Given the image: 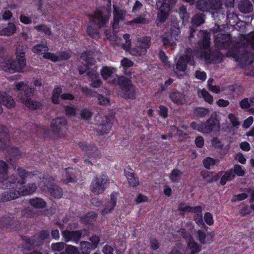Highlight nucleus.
Returning a JSON list of instances; mask_svg holds the SVG:
<instances>
[{
    "label": "nucleus",
    "instance_id": "nucleus-1",
    "mask_svg": "<svg viewBox=\"0 0 254 254\" xmlns=\"http://www.w3.org/2000/svg\"><path fill=\"white\" fill-rule=\"evenodd\" d=\"M18 176L12 175L3 181V188L12 190L13 192H9L4 200L14 199L18 197L19 195H28L33 194L37 189L35 183H29L23 186L25 179L31 178V173L26 172L24 169L18 168L17 170Z\"/></svg>",
    "mask_w": 254,
    "mask_h": 254
},
{
    "label": "nucleus",
    "instance_id": "nucleus-2",
    "mask_svg": "<svg viewBox=\"0 0 254 254\" xmlns=\"http://www.w3.org/2000/svg\"><path fill=\"white\" fill-rule=\"evenodd\" d=\"M25 49L23 46H19L15 53L16 62H13L10 57H7L0 61L1 67L5 71L9 72H22L26 66L25 58Z\"/></svg>",
    "mask_w": 254,
    "mask_h": 254
},
{
    "label": "nucleus",
    "instance_id": "nucleus-3",
    "mask_svg": "<svg viewBox=\"0 0 254 254\" xmlns=\"http://www.w3.org/2000/svg\"><path fill=\"white\" fill-rule=\"evenodd\" d=\"M125 43L122 45V47L126 52L129 53L132 56L140 57L144 55L146 53V50L150 46V39L149 37H143L139 39L134 47H131V42L129 40V35L125 34L123 36Z\"/></svg>",
    "mask_w": 254,
    "mask_h": 254
},
{
    "label": "nucleus",
    "instance_id": "nucleus-4",
    "mask_svg": "<svg viewBox=\"0 0 254 254\" xmlns=\"http://www.w3.org/2000/svg\"><path fill=\"white\" fill-rule=\"evenodd\" d=\"M180 233L185 238L187 247L185 251L182 245L178 244L172 250V254H195L201 251V246L195 242L192 236L187 233L185 229H181Z\"/></svg>",
    "mask_w": 254,
    "mask_h": 254
},
{
    "label": "nucleus",
    "instance_id": "nucleus-5",
    "mask_svg": "<svg viewBox=\"0 0 254 254\" xmlns=\"http://www.w3.org/2000/svg\"><path fill=\"white\" fill-rule=\"evenodd\" d=\"M199 37L202 40H199V45L200 47L201 51H194L193 56H196L203 59L206 63H210L215 62L212 59L213 56L211 55L209 48V38L208 33L205 31H200Z\"/></svg>",
    "mask_w": 254,
    "mask_h": 254
},
{
    "label": "nucleus",
    "instance_id": "nucleus-6",
    "mask_svg": "<svg viewBox=\"0 0 254 254\" xmlns=\"http://www.w3.org/2000/svg\"><path fill=\"white\" fill-rule=\"evenodd\" d=\"M222 6L220 0H199L196 3L197 8L202 11H209L213 15L220 12Z\"/></svg>",
    "mask_w": 254,
    "mask_h": 254
},
{
    "label": "nucleus",
    "instance_id": "nucleus-7",
    "mask_svg": "<svg viewBox=\"0 0 254 254\" xmlns=\"http://www.w3.org/2000/svg\"><path fill=\"white\" fill-rule=\"evenodd\" d=\"M191 127L202 133H208L211 131H218L219 129V121L216 119H210L206 123L197 124L193 122Z\"/></svg>",
    "mask_w": 254,
    "mask_h": 254
},
{
    "label": "nucleus",
    "instance_id": "nucleus-8",
    "mask_svg": "<svg viewBox=\"0 0 254 254\" xmlns=\"http://www.w3.org/2000/svg\"><path fill=\"white\" fill-rule=\"evenodd\" d=\"M180 29L177 26H174L172 28L169 34H166L162 38V42L165 46H170L174 48L176 45L177 42L179 41L180 38L179 35Z\"/></svg>",
    "mask_w": 254,
    "mask_h": 254
},
{
    "label": "nucleus",
    "instance_id": "nucleus-9",
    "mask_svg": "<svg viewBox=\"0 0 254 254\" xmlns=\"http://www.w3.org/2000/svg\"><path fill=\"white\" fill-rule=\"evenodd\" d=\"M116 69L113 67L105 66L101 71V75L103 79L107 81V82L116 84L119 83L121 79L115 74Z\"/></svg>",
    "mask_w": 254,
    "mask_h": 254
},
{
    "label": "nucleus",
    "instance_id": "nucleus-10",
    "mask_svg": "<svg viewBox=\"0 0 254 254\" xmlns=\"http://www.w3.org/2000/svg\"><path fill=\"white\" fill-rule=\"evenodd\" d=\"M192 51L191 50H187L186 52V57L185 59L184 57H182L179 58L176 63V68L174 69V72L178 75H182V72H184L186 69L187 64L190 63V64H193V61H191L190 54H191Z\"/></svg>",
    "mask_w": 254,
    "mask_h": 254
},
{
    "label": "nucleus",
    "instance_id": "nucleus-11",
    "mask_svg": "<svg viewBox=\"0 0 254 254\" xmlns=\"http://www.w3.org/2000/svg\"><path fill=\"white\" fill-rule=\"evenodd\" d=\"M156 4L158 9V18L160 22H163L169 15L170 5L166 0H157Z\"/></svg>",
    "mask_w": 254,
    "mask_h": 254
},
{
    "label": "nucleus",
    "instance_id": "nucleus-12",
    "mask_svg": "<svg viewBox=\"0 0 254 254\" xmlns=\"http://www.w3.org/2000/svg\"><path fill=\"white\" fill-rule=\"evenodd\" d=\"M53 132L57 134H63L67 129L66 120L64 118H58L51 123Z\"/></svg>",
    "mask_w": 254,
    "mask_h": 254
},
{
    "label": "nucleus",
    "instance_id": "nucleus-13",
    "mask_svg": "<svg viewBox=\"0 0 254 254\" xmlns=\"http://www.w3.org/2000/svg\"><path fill=\"white\" fill-rule=\"evenodd\" d=\"M107 183V179L106 177L96 178L93 180L91 185L92 191L96 194L102 193Z\"/></svg>",
    "mask_w": 254,
    "mask_h": 254
},
{
    "label": "nucleus",
    "instance_id": "nucleus-14",
    "mask_svg": "<svg viewBox=\"0 0 254 254\" xmlns=\"http://www.w3.org/2000/svg\"><path fill=\"white\" fill-rule=\"evenodd\" d=\"M214 234L212 232H205L202 230L197 232V239L202 245L210 244L213 241Z\"/></svg>",
    "mask_w": 254,
    "mask_h": 254
},
{
    "label": "nucleus",
    "instance_id": "nucleus-15",
    "mask_svg": "<svg viewBox=\"0 0 254 254\" xmlns=\"http://www.w3.org/2000/svg\"><path fill=\"white\" fill-rule=\"evenodd\" d=\"M184 211L194 213L195 214L194 217L195 222L200 226H203L204 225L202 218V208L200 206H186L184 209Z\"/></svg>",
    "mask_w": 254,
    "mask_h": 254
},
{
    "label": "nucleus",
    "instance_id": "nucleus-16",
    "mask_svg": "<svg viewBox=\"0 0 254 254\" xmlns=\"http://www.w3.org/2000/svg\"><path fill=\"white\" fill-rule=\"evenodd\" d=\"M114 22L113 28L116 32L119 22L124 20L126 12L123 11L119 7L114 5Z\"/></svg>",
    "mask_w": 254,
    "mask_h": 254
},
{
    "label": "nucleus",
    "instance_id": "nucleus-17",
    "mask_svg": "<svg viewBox=\"0 0 254 254\" xmlns=\"http://www.w3.org/2000/svg\"><path fill=\"white\" fill-rule=\"evenodd\" d=\"M90 149L87 150V158L85 160L86 162L93 164L101 157V155L98 150L95 148L90 147Z\"/></svg>",
    "mask_w": 254,
    "mask_h": 254
},
{
    "label": "nucleus",
    "instance_id": "nucleus-18",
    "mask_svg": "<svg viewBox=\"0 0 254 254\" xmlns=\"http://www.w3.org/2000/svg\"><path fill=\"white\" fill-rule=\"evenodd\" d=\"M229 56H232L235 58L236 61L245 64L252 63L254 60L253 54L248 53H243L240 57L238 56L237 54L232 55L230 54Z\"/></svg>",
    "mask_w": 254,
    "mask_h": 254
},
{
    "label": "nucleus",
    "instance_id": "nucleus-19",
    "mask_svg": "<svg viewBox=\"0 0 254 254\" xmlns=\"http://www.w3.org/2000/svg\"><path fill=\"white\" fill-rule=\"evenodd\" d=\"M42 183L39 184V188L43 191L46 190L48 189L51 194L55 197L60 198L63 195V191L61 188H59L57 186H52L53 188H51V185H49L47 186H43Z\"/></svg>",
    "mask_w": 254,
    "mask_h": 254
},
{
    "label": "nucleus",
    "instance_id": "nucleus-20",
    "mask_svg": "<svg viewBox=\"0 0 254 254\" xmlns=\"http://www.w3.org/2000/svg\"><path fill=\"white\" fill-rule=\"evenodd\" d=\"M109 17L104 16L102 12L98 10L90 17L91 22L99 24L100 26L105 24L109 20Z\"/></svg>",
    "mask_w": 254,
    "mask_h": 254
},
{
    "label": "nucleus",
    "instance_id": "nucleus-21",
    "mask_svg": "<svg viewBox=\"0 0 254 254\" xmlns=\"http://www.w3.org/2000/svg\"><path fill=\"white\" fill-rule=\"evenodd\" d=\"M125 174L130 186L135 187L139 184V181L134 175V171L130 168L125 170Z\"/></svg>",
    "mask_w": 254,
    "mask_h": 254
},
{
    "label": "nucleus",
    "instance_id": "nucleus-22",
    "mask_svg": "<svg viewBox=\"0 0 254 254\" xmlns=\"http://www.w3.org/2000/svg\"><path fill=\"white\" fill-rule=\"evenodd\" d=\"M19 100L26 107L31 109H37L41 107V104L38 101L31 100L28 97H23L22 95L19 96Z\"/></svg>",
    "mask_w": 254,
    "mask_h": 254
},
{
    "label": "nucleus",
    "instance_id": "nucleus-23",
    "mask_svg": "<svg viewBox=\"0 0 254 254\" xmlns=\"http://www.w3.org/2000/svg\"><path fill=\"white\" fill-rule=\"evenodd\" d=\"M117 197L118 194L116 192H113L111 194V200L107 203L105 209L102 211L103 215H106L111 212L114 208L116 205Z\"/></svg>",
    "mask_w": 254,
    "mask_h": 254
},
{
    "label": "nucleus",
    "instance_id": "nucleus-24",
    "mask_svg": "<svg viewBox=\"0 0 254 254\" xmlns=\"http://www.w3.org/2000/svg\"><path fill=\"white\" fill-rule=\"evenodd\" d=\"M74 172V170L72 168H68L64 170L63 173V181L69 183L75 181Z\"/></svg>",
    "mask_w": 254,
    "mask_h": 254
},
{
    "label": "nucleus",
    "instance_id": "nucleus-25",
    "mask_svg": "<svg viewBox=\"0 0 254 254\" xmlns=\"http://www.w3.org/2000/svg\"><path fill=\"white\" fill-rule=\"evenodd\" d=\"M230 41V36L229 34L222 35L220 37L218 36L215 39L216 44L220 47H225V45H228Z\"/></svg>",
    "mask_w": 254,
    "mask_h": 254
},
{
    "label": "nucleus",
    "instance_id": "nucleus-26",
    "mask_svg": "<svg viewBox=\"0 0 254 254\" xmlns=\"http://www.w3.org/2000/svg\"><path fill=\"white\" fill-rule=\"evenodd\" d=\"M239 8L242 12L245 13H250L253 9L252 4L248 0L241 1L239 4Z\"/></svg>",
    "mask_w": 254,
    "mask_h": 254
},
{
    "label": "nucleus",
    "instance_id": "nucleus-27",
    "mask_svg": "<svg viewBox=\"0 0 254 254\" xmlns=\"http://www.w3.org/2000/svg\"><path fill=\"white\" fill-rule=\"evenodd\" d=\"M88 74L92 80V86L95 88L99 87L101 84V80L100 79L96 71L93 69Z\"/></svg>",
    "mask_w": 254,
    "mask_h": 254
},
{
    "label": "nucleus",
    "instance_id": "nucleus-28",
    "mask_svg": "<svg viewBox=\"0 0 254 254\" xmlns=\"http://www.w3.org/2000/svg\"><path fill=\"white\" fill-rule=\"evenodd\" d=\"M29 202L32 206L36 208H44L46 205L44 200L39 197L30 199Z\"/></svg>",
    "mask_w": 254,
    "mask_h": 254
},
{
    "label": "nucleus",
    "instance_id": "nucleus-29",
    "mask_svg": "<svg viewBox=\"0 0 254 254\" xmlns=\"http://www.w3.org/2000/svg\"><path fill=\"white\" fill-rule=\"evenodd\" d=\"M221 174H217L214 172H207L204 173L203 177L206 181L208 182H212L216 181L220 177Z\"/></svg>",
    "mask_w": 254,
    "mask_h": 254
},
{
    "label": "nucleus",
    "instance_id": "nucleus-30",
    "mask_svg": "<svg viewBox=\"0 0 254 254\" xmlns=\"http://www.w3.org/2000/svg\"><path fill=\"white\" fill-rule=\"evenodd\" d=\"M16 27L15 25L12 23H9L7 27L0 31V34L1 35L9 36L12 35L16 32Z\"/></svg>",
    "mask_w": 254,
    "mask_h": 254
},
{
    "label": "nucleus",
    "instance_id": "nucleus-31",
    "mask_svg": "<svg viewBox=\"0 0 254 254\" xmlns=\"http://www.w3.org/2000/svg\"><path fill=\"white\" fill-rule=\"evenodd\" d=\"M81 60L85 63V67L84 68L82 69L81 67L79 68L80 73L82 74L87 70L89 64L92 63V59L91 58L88 57L87 53H83L81 56Z\"/></svg>",
    "mask_w": 254,
    "mask_h": 254
},
{
    "label": "nucleus",
    "instance_id": "nucleus-32",
    "mask_svg": "<svg viewBox=\"0 0 254 254\" xmlns=\"http://www.w3.org/2000/svg\"><path fill=\"white\" fill-rule=\"evenodd\" d=\"M170 98L172 101L176 104H182L184 102V95L179 92H174L170 95Z\"/></svg>",
    "mask_w": 254,
    "mask_h": 254
},
{
    "label": "nucleus",
    "instance_id": "nucleus-33",
    "mask_svg": "<svg viewBox=\"0 0 254 254\" xmlns=\"http://www.w3.org/2000/svg\"><path fill=\"white\" fill-rule=\"evenodd\" d=\"M64 236L67 238V240L76 241L81 236V233L79 231L64 232Z\"/></svg>",
    "mask_w": 254,
    "mask_h": 254
},
{
    "label": "nucleus",
    "instance_id": "nucleus-34",
    "mask_svg": "<svg viewBox=\"0 0 254 254\" xmlns=\"http://www.w3.org/2000/svg\"><path fill=\"white\" fill-rule=\"evenodd\" d=\"M235 174L232 170H229L226 172L221 179V184L222 185H224L227 181H230L233 180L235 178Z\"/></svg>",
    "mask_w": 254,
    "mask_h": 254
},
{
    "label": "nucleus",
    "instance_id": "nucleus-35",
    "mask_svg": "<svg viewBox=\"0 0 254 254\" xmlns=\"http://www.w3.org/2000/svg\"><path fill=\"white\" fill-rule=\"evenodd\" d=\"M198 95L199 97H202L205 101L210 104L213 101V97L204 89L198 91Z\"/></svg>",
    "mask_w": 254,
    "mask_h": 254
},
{
    "label": "nucleus",
    "instance_id": "nucleus-36",
    "mask_svg": "<svg viewBox=\"0 0 254 254\" xmlns=\"http://www.w3.org/2000/svg\"><path fill=\"white\" fill-rule=\"evenodd\" d=\"M48 48L47 44H39L35 46L33 48V52L35 53L41 55H44L46 52L48 51Z\"/></svg>",
    "mask_w": 254,
    "mask_h": 254
},
{
    "label": "nucleus",
    "instance_id": "nucleus-37",
    "mask_svg": "<svg viewBox=\"0 0 254 254\" xmlns=\"http://www.w3.org/2000/svg\"><path fill=\"white\" fill-rule=\"evenodd\" d=\"M16 88L18 91L24 92L25 95L28 94V92H32V89L29 86L23 82H20L15 84Z\"/></svg>",
    "mask_w": 254,
    "mask_h": 254
},
{
    "label": "nucleus",
    "instance_id": "nucleus-38",
    "mask_svg": "<svg viewBox=\"0 0 254 254\" xmlns=\"http://www.w3.org/2000/svg\"><path fill=\"white\" fill-rule=\"evenodd\" d=\"M8 141L6 129H0V147H4Z\"/></svg>",
    "mask_w": 254,
    "mask_h": 254
},
{
    "label": "nucleus",
    "instance_id": "nucleus-39",
    "mask_svg": "<svg viewBox=\"0 0 254 254\" xmlns=\"http://www.w3.org/2000/svg\"><path fill=\"white\" fill-rule=\"evenodd\" d=\"M182 175V172L178 169H174L170 175V180L174 182H178Z\"/></svg>",
    "mask_w": 254,
    "mask_h": 254
},
{
    "label": "nucleus",
    "instance_id": "nucleus-40",
    "mask_svg": "<svg viewBox=\"0 0 254 254\" xmlns=\"http://www.w3.org/2000/svg\"><path fill=\"white\" fill-rule=\"evenodd\" d=\"M126 92L127 94V97L133 98L135 93L134 87L131 84L130 82L127 81L126 83Z\"/></svg>",
    "mask_w": 254,
    "mask_h": 254
},
{
    "label": "nucleus",
    "instance_id": "nucleus-41",
    "mask_svg": "<svg viewBox=\"0 0 254 254\" xmlns=\"http://www.w3.org/2000/svg\"><path fill=\"white\" fill-rule=\"evenodd\" d=\"M62 93V88L57 86L55 88L53 91L52 100L54 103H58L59 100V95Z\"/></svg>",
    "mask_w": 254,
    "mask_h": 254
},
{
    "label": "nucleus",
    "instance_id": "nucleus-42",
    "mask_svg": "<svg viewBox=\"0 0 254 254\" xmlns=\"http://www.w3.org/2000/svg\"><path fill=\"white\" fill-rule=\"evenodd\" d=\"M242 38V41L243 43H247L254 49V32L250 33L247 37L244 36Z\"/></svg>",
    "mask_w": 254,
    "mask_h": 254
},
{
    "label": "nucleus",
    "instance_id": "nucleus-43",
    "mask_svg": "<svg viewBox=\"0 0 254 254\" xmlns=\"http://www.w3.org/2000/svg\"><path fill=\"white\" fill-rule=\"evenodd\" d=\"M7 172V165L2 161H0V180L5 177Z\"/></svg>",
    "mask_w": 254,
    "mask_h": 254
},
{
    "label": "nucleus",
    "instance_id": "nucleus-44",
    "mask_svg": "<svg viewBox=\"0 0 254 254\" xmlns=\"http://www.w3.org/2000/svg\"><path fill=\"white\" fill-rule=\"evenodd\" d=\"M204 21L203 15L202 14L195 15L192 19V23L194 25L198 26L202 24Z\"/></svg>",
    "mask_w": 254,
    "mask_h": 254
},
{
    "label": "nucleus",
    "instance_id": "nucleus-45",
    "mask_svg": "<svg viewBox=\"0 0 254 254\" xmlns=\"http://www.w3.org/2000/svg\"><path fill=\"white\" fill-rule=\"evenodd\" d=\"M182 128L183 130L178 129L175 127H172L171 128L170 137L173 136L174 134H177L180 136L182 135L183 133L186 134V132H185L184 131L186 130L187 127L186 126L183 125L182 126Z\"/></svg>",
    "mask_w": 254,
    "mask_h": 254
},
{
    "label": "nucleus",
    "instance_id": "nucleus-46",
    "mask_svg": "<svg viewBox=\"0 0 254 254\" xmlns=\"http://www.w3.org/2000/svg\"><path fill=\"white\" fill-rule=\"evenodd\" d=\"M35 29L39 32L44 33L45 35H50L51 33L50 29L43 24L35 26Z\"/></svg>",
    "mask_w": 254,
    "mask_h": 254
},
{
    "label": "nucleus",
    "instance_id": "nucleus-47",
    "mask_svg": "<svg viewBox=\"0 0 254 254\" xmlns=\"http://www.w3.org/2000/svg\"><path fill=\"white\" fill-rule=\"evenodd\" d=\"M203 162L204 166L207 169H209L211 166L214 165L217 161L211 157H207L203 160Z\"/></svg>",
    "mask_w": 254,
    "mask_h": 254
},
{
    "label": "nucleus",
    "instance_id": "nucleus-48",
    "mask_svg": "<svg viewBox=\"0 0 254 254\" xmlns=\"http://www.w3.org/2000/svg\"><path fill=\"white\" fill-rule=\"evenodd\" d=\"M235 174L239 176H243L245 173V169L239 165H235L233 168Z\"/></svg>",
    "mask_w": 254,
    "mask_h": 254
},
{
    "label": "nucleus",
    "instance_id": "nucleus-49",
    "mask_svg": "<svg viewBox=\"0 0 254 254\" xmlns=\"http://www.w3.org/2000/svg\"><path fill=\"white\" fill-rule=\"evenodd\" d=\"M98 103L102 105H107L110 103V99L108 97L99 95L97 97Z\"/></svg>",
    "mask_w": 254,
    "mask_h": 254
},
{
    "label": "nucleus",
    "instance_id": "nucleus-50",
    "mask_svg": "<svg viewBox=\"0 0 254 254\" xmlns=\"http://www.w3.org/2000/svg\"><path fill=\"white\" fill-rule=\"evenodd\" d=\"M208 113V110L204 108H198L194 110V114L197 116H204Z\"/></svg>",
    "mask_w": 254,
    "mask_h": 254
},
{
    "label": "nucleus",
    "instance_id": "nucleus-51",
    "mask_svg": "<svg viewBox=\"0 0 254 254\" xmlns=\"http://www.w3.org/2000/svg\"><path fill=\"white\" fill-rule=\"evenodd\" d=\"M204 219L205 223L209 226L212 225L214 223L213 216L210 213L207 212L204 214Z\"/></svg>",
    "mask_w": 254,
    "mask_h": 254
},
{
    "label": "nucleus",
    "instance_id": "nucleus-52",
    "mask_svg": "<svg viewBox=\"0 0 254 254\" xmlns=\"http://www.w3.org/2000/svg\"><path fill=\"white\" fill-rule=\"evenodd\" d=\"M146 22V19L143 16H140L135 19L127 22V25H133L134 24H143Z\"/></svg>",
    "mask_w": 254,
    "mask_h": 254
},
{
    "label": "nucleus",
    "instance_id": "nucleus-53",
    "mask_svg": "<svg viewBox=\"0 0 254 254\" xmlns=\"http://www.w3.org/2000/svg\"><path fill=\"white\" fill-rule=\"evenodd\" d=\"M106 36H108V34H106ZM108 37L110 39L112 44L114 45H119L120 44L121 41L120 37H119L116 35H114L113 36H109Z\"/></svg>",
    "mask_w": 254,
    "mask_h": 254
},
{
    "label": "nucleus",
    "instance_id": "nucleus-54",
    "mask_svg": "<svg viewBox=\"0 0 254 254\" xmlns=\"http://www.w3.org/2000/svg\"><path fill=\"white\" fill-rule=\"evenodd\" d=\"M80 116L82 119L88 120L91 117L92 113L88 109H83L81 112Z\"/></svg>",
    "mask_w": 254,
    "mask_h": 254
},
{
    "label": "nucleus",
    "instance_id": "nucleus-55",
    "mask_svg": "<svg viewBox=\"0 0 254 254\" xmlns=\"http://www.w3.org/2000/svg\"><path fill=\"white\" fill-rule=\"evenodd\" d=\"M76 109L73 106H67L65 108V114L70 116L75 115Z\"/></svg>",
    "mask_w": 254,
    "mask_h": 254
},
{
    "label": "nucleus",
    "instance_id": "nucleus-56",
    "mask_svg": "<svg viewBox=\"0 0 254 254\" xmlns=\"http://www.w3.org/2000/svg\"><path fill=\"white\" fill-rule=\"evenodd\" d=\"M45 59H49L53 62H56L59 61V57L56 56L54 54L51 53H47L43 56Z\"/></svg>",
    "mask_w": 254,
    "mask_h": 254
},
{
    "label": "nucleus",
    "instance_id": "nucleus-57",
    "mask_svg": "<svg viewBox=\"0 0 254 254\" xmlns=\"http://www.w3.org/2000/svg\"><path fill=\"white\" fill-rule=\"evenodd\" d=\"M179 14L181 17L183 19H187L188 18L189 16L187 13L186 7L184 6H182L180 8Z\"/></svg>",
    "mask_w": 254,
    "mask_h": 254
},
{
    "label": "nucleus",
    "instance_id": "nucleus-58",
    "mask_svg": "<svg viewBox=\"0 0 254 254\" xmlns=\"http://www.w3.org/2000/svg\"><path fill=\"white\" fill-rule=\"evenodd\" d=\"M228 118L229 119L230 122L234 127L238 126L240 125L239 122L238 121L237 118L234 114H230L228 115Z\"/></svg>",
    "mask_w": 254,
    "mask_h": 254
},
{
    "label": "nucleus",
    "instance_id": "nucleus-59",
    "mask_svg": "<svg viewBox=\"0 0 254 254\" xmlns=\"http://www.w3.org/2000/svg\"><path fill=\"white\" fill-rule=\"evenodd\" d=\"M148 198L146 196L139 194L135 198V201L137 203H140L142 202H147Z\"/></svg>",
    "mask_w": 254,
    "mask_h": 254
},
{
    "label": "nucleus",
    "instance_id": "nucleus-60",
    "mask_svg": "<svg viewBox=\"0 0 254 254\" xmlns=\"http://www.w3.org/2000/svg\"><path fill=\"white\" fill-rule=\"evenodd\" d=\"M248 197V194L246 193H242L241 194H239L235 195L233 199V201H236L238 200H244Z\"/></svg>",
    "mask_w": 254,
    "mask_h": 254
},
{
    "label": "nucleus",
    "instance_id": "nucleus-61",
    "mask_svg": "<svg viewBox=\"0 0 254 254\" xmlns=\"http://www.w3.org/2000/svg\"><path fill=\"white\" fill-rule=\"evenodd\" d=\"M121 64L122 66L125 67H130L133 65V63L132 61L130 60H129L127 58H124L122 61H121Z\"/></svg>",
    "mask_w": 254,
    "mask_h": 254
},
{
    "label": "nucleus",
    "instance_id": "nucleus-62",
    "mask_svg": "<svg viewBox=\"0 0 254 254\" xmlns=\"http://www.w3.org/2000/svg\"><path fill=\"white\" fill-rule=\"evenodd\" d=\"M66 252L67 254H78L77 249L73 246H68L66 249Z\"/></svg>",
    "mask_w": 254,
    "mask_h": 254
},
{
    "label": "nucleus",
    "instance_id": "nucleus-63",
    "mask_svg": "<svg viewBox=\"0 0 254 254\" xmlns=\"http://www.w3.org/2000/svg\"><path fill=\"white\" fill-rule=\"evenodd\" d=\"M240 105L242 109L248 108L251 106L250 101L247 98L244 99L240 102Z\"/></svg>",
    "mask_w": 254,
    "mask_h": 254
},
{
    "label": "nucleus",
    "instance_id": "nucleus-64",
    "mask_svg": "<svg viewBox=\"0 0 254 254\" xmlns=\"http://www.w3.org/2000/svg\"><path fill=\"white\" fill-rule=\"evenodd\" d=\"M235 159L240 163L245 164L246 162V159L242 153H239L236 155Z\"/></svg>",
    "mask_w": 254,
    "mask_h": 254
}]
</instances>
